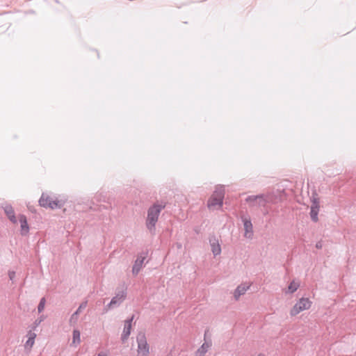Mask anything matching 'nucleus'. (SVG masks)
Instances as JSON below:
<instances>
[{"label":"nucleus","mask_w":356,"mask_h":356,"mask_svg":"<svg viewBox=\"0 0 356 356\" xmlns=\"http://www.w3.org/2000/svg\"><path fill=\"white\" fill-rule=\"evenodd\" d=\"M322 246H323V245H322V242H321V241H318V242H317V243H316V248L317 249H321V248H322Z\"/></svg>","instance_id":"obj_28"},{"label":"nucleus","mask_w":356,"mask_h":356,"mask_svg":"<svg viewBox=\"0 0 356 356\" xmlns=\"http://www.w3.org/2000/svg\"><path fill=\"white\" fill-rule=\"evenodd\" d=\"M45 302H46L45 298H42L40 299L39 305L38 306V311L39 313L42 312L44 310Z\"/></svg>","instance_id":"obj_21"},{"label":"nucleus","mask_w":356,"mask_h":356,"mask_svg":"<svg viewBox=\"0 0 356 356\" xmlns=\"http://www.w3.org/2000/svg\"><path fill=\"white\" fill-rule=\"evenodd\" d=\"M258 356H265V355L264 354L260 353V354H259Z\"/></svg>","instance_id":"obj_31"},{"label":"nucleus","mask_w":356,"mask_h":356,"mask_svg":"<svg viewBox=\"0 0 356 356\" xmlns=\"http://www.w3.org/2000/svg\"><path fill=\"white\" fill-rule=\"evenodd\" d=\"M88 301H83L81 303L79 308L76 309V311L71 316L70 322H76L77 319V315L81 312L82 309H85L87 307Z\"/></svg>","instance_id":"obj_14"},{"label":"nucleus","mask_w":356,"mask_h":356,"mask_svg":"<svg viewBox=\"0 0 356 356\" xmlns=\"http://www.w3.org/2000/svg\"><path fill=\"white\" fill-rule=\"evenodd\" d=\"M73 341H72V343H79L81 340H80V332L78 330H74L73 331Z\"/></svg>","instance_id":"obj_19"},{"label":"nucleus","mask_w":356,"mask_h":356,"mask_svg":"<svg viewBox=\"0 0 356 356\" xmlns=\"http://www.w3.org/2000/svg\"><path fill=\"white\" fill-rule=\"evenodd\" d=\"M147 227L151 234H154L156 230V224H146Z\"/></svg>","instance_id":"obj_23"},{"label":"nucleus","mask_w":356,"mask_h":356,"mask_svg":"<svg viewBox=\"0 0 356 356\" xmlns=\"http://www.w3.org/2000/svg\"><path fill=\"white\" fill-rule=\"evenodd\" d=\"M133 319H134V316H132L131 318L125 321L124 327L123 332H122V337H121V339L123 343H124L127 340L129 336L130 335L131 328V322H132Z\"/></svg>","instance_id":"obj_11"},{"label":"nucleus","mask_w":356,"mask_h":356,"mask_svg":"<svg viewBox=\"0 0 356 356\" xmlns=\"http://www.w3.org/2000/svg\"><path fill=\"white\" fill-rule=\"evenodd\" d=\"M209 347V343L205 342L197 350V353H199L200 354V355H204L207 352Z\"/></svg>","instance_id":"obj_18"},{"label":"nucleus","mask_w":356,"mask_h":356,"mask_svg":"<svg viewBox=\"0 0 356 356\" xmlns=\"http://www.w3.org/2000/svg\"><path fill=\"white\" fill-rule=\"evenodd\" d=\"M245 229V237L248 238H252L253 236V227L252 224H243Z\"/></svg>","instance_id":"obj_15"},{"label":"nucleus","mask_w":356,"mask_h":356,"mask_svg":"<svg viewBox=\"0 0 356 356\" xmlns=\"http://www.w3.org/2000/svg\"><path fill=\"white\" fill-rule=\"evenodd\" d=\"M271 215H272L273 217L276 216V214L274 213V211H272V214Z\"/></svg>","instance_id":"obj_30"},{"label":"nucleus","mask_w":356,"mask_h":356,"mask_svg":"<svg viewBox=\"0 0 356 356\" xmlns=\"http://www.w3.org/2000/svg\"><path fill=\"white\" fill-rule=\"evenodd\" d=\"M148 254V251L142 252L140 254H138L137 259H136L134 264L132 268V273L134 275H137L138 273L140 272L143 262L145 259H146L147 256Z\"/></svg>","instance_id":"obj_8"},{"label":"nucleus","mask_w":356,"mask_h":356,"mask_svg":"<svg viewBox=\"0 0 356 356\" xmlns=\"http://www.w3.org/2000/svg\"><path fill=\"white\" fill-rule=\"evenodd\" d=\"M138 343V356H149V346L147 343L145 334L140 332L136 337Z\"/></svg>","instance_id":"obj_5"},{"label":"nucleus","mask_w":356,"mask_h":356,"mask_svg":"<svg viewBox=\"0 0 356 356\" xmlns=\"http://www.w3.org/2000/svg\"><path fill=\"white\" fill-rule=\"evenodd\" d=\"M111 207V204L110 203H106V204H95L93 203V206L90 207V209L94 211H102V209L108 210Z\"/></svg>","instance_id":"obj_16"},{"label":"nucleus","mask_w":356,"mask_h":356,"mask_svg":"<svg viewBox=\"0 0 356 356\" xmlns=\"http://www.w3.org/2000/svg\"><path fill=\"white\" fill-rule=\"evenodd\" d=\"M19 222H27L26 218L25 216L22 215L19 218Z\"/></svg>","instance_id":"obj_27"},{"label":"nucleus","mask_w":356,"mask_h":356,"mask_svg":"<svg viewBox=\"0 0 356 356\" xmlns=\"http://www.w3.org/2000/svg\"><path fill=\"white\" fill-rule=\"evenodd\" d=\"M98 356H105V355H102V354H99Z\"/></svg>","instance_id":"obj_32"},{"label":"nucleus","mask_w":356,"mask_h":356,"mask_svg":"<svg viewBox=\"0 0 356 356\" xmlns=\"http://www.w3.org/2000/svg\"><path fill=\"white\" fill-rule=\"evenodd\" d=\"M250 288V286L246 284H240L234 291V296L236 300H238L239 297L244 294L245 291Z\"/></svg>","instance_id":"obj_13"},{"label":"nucleus","mask_w":356,"mask_h":356,"mask_svg":"<svg viewBox=\"0 0 356 356\" xmlns=\"http://www.w3.org/2000/svg\"><path fill=\"white\" fill-rule=\"evenodd\" d=\"M225 197V188L223 186H216L211 196L207 201V207L209 210H218L221 209Z\"/></svg>","instance_id":"obj_2"},{"label":"nucleus","mask_w":356,"mask_h":356,"mask_svg":"<svg viewBox=\"0 0 356 356\" xmlns=\"http://www.w3.org/2000/svg\"><path fill=\"white\" fill-rule=\"evenodd\" d=\"M38 202L42 207L56 209H61L65 205V201L58 200L56 197H51L46 193H42Z\"/></svg>","instance_id":"obj_3"},{"label":"nucleus","mask_w":356,"mask_h":356,"mask_svg":"<svg viewBox=\"0 0 356 356\" xmlns=\"http://www.w3.org/2000/svg\"><path fill=\"white\" fill-rule=\"evenodd\" d=\"M34 342H35V340L34 339H32V337H29V339H28V340L26 341V343H25V348H28L29 347L30 348L33 346V345L34 344Z\"/></svg>","instance_id":"obj_22"},{"label":"nucleus","mask_w":356,"mask_h":356,"mask_svg":"<svg viewBox=\"0 0 356 356\" xmlns=\"http://www.w3.org/2000/svg\"><path fill=\"white\" fill-rule=\"evenodd\" d=\"M8 276L11 281H13L15 277V271H9L8 272Z\"/></svg>","instance_id":"obj_26"},{"label":"nucleus","mask_w":356,"mask_h":356,"mask_svg":"<svg viewBox=\"0 0 356 356\" xmlns=\"http://www.w3.org/2000/svg\"><path fill=\"white\" fill-rule=\"evenodd\" d=\"M165 207V202L156 203L150 207L147 211V222H156L159 213Z\"/></svg>","instance_id":"obj_6"},{"label":"nucleus","mask_w":356,"mask_h":356,"mask_svg":"<svg viewBox=\"0 0 356 356\" xmlns=\"http://www.w3.org/2000/svg\"><path fill=\"white\" fill-rule=\"evenodd\" d=\"M209 243L211 247V251L214 256H217L221 252V248L218 243V238L214 235L209 237Z\"/></svg>","instance_id":"obj_9"},{"label":"nucleus","mask_w":356,"mask_h":356,"mask_svg":"<svg viewBox=\"0 0 356 356\" xmlns=\"http://www.w3.org/2000/svg\"><path fill=\"white\" fill-rule=\"evenodd\" d=\"M277 197L272 193L259 194L248 195L245 202L248 207L251 211H255L258 209H263L264 215L269 213L273 210V205L275 204Z\"/></svg>","instance_id":"obj_1"},{"label":"nucleus","mask_w":356,"mask_h":356,"mask_svg":"<svg viewBox=\"0 0 356 356\" xmlns=\"http://www.w3.org/2000/svg\"><path fill=\"white\" fill-rule=\"evenodd\" d=\"M27 337L29 338V337H32V339H35L36 337V334L35 333H34L33 332H32V330H29L28 332V334H27Z\"/></svg>","instance_id":"obj_25"},{"label":"nucleus","mask_w":356,"mask_h":356,"mask_svg":"<svg viewBox=\"0 0 356 356\" xmlns=\"http://www.w3.org/2000/svg\"><path fill=\"white\" fill-rule=\"evenodd\" d=\"M95 198H96L97 201H99V200L98 199L97 197H96Z\"/></svg>","instance_id":"obj_33"},{"label":"nucleus","mask_w":356,"mask_h":356,"mask_svg":"<svg viewBox=\"0 0 356 356\" xmlns=\"http://www.w3.org/2000/svg\"><path fill=\"white\" fill-rule=\"evenodd\" d=\"M319 211V202L317 199L314 198L311 205L310 217L313 222L318 220V213Z\"/></svg>","instance_id":"obj_10"},{"label":"nucleus","mask_w":356,"mask_h":356,"mask_svg":"<svg viewBox=\"0 0 356 356\" xmlns=\"http://www.w3.org/2000/svg\"><path fill=\"white\" fill-rule=\"evenodd\" d=\"M3 209L8 218L10 220V222H17L14 209L10 204H6L5 206L3 207Z\"/></svg>","instance_id":"obj_12"},{"label":"nucleus","mask_w":356,"mask_h":356,"mask_svg":"<svg viewBox=\"0 0 356 356\" xmlns=\"http://www.w3.org/2000/svg\"><path fill=\"white\" fill-rule=\"evenodd\" d=\"M243 222L248 223V222H251V221H250V220L244 219V220H243Z\"/></svg>","instance_id":"obj_29"},{"label":"nucleus","mask_w":356,"mask_h":356,"mask_svg":"<svg viewBox=\"0 0 356 356\" xmlns=\"http://www.w3.org/2000/svg\"><path fill=\"white\" fill-rule=\"evenodd\" d=\"M127 288L122 286V289H117L115 296L111 299V302L104 307V311L106 312L109 309L119 306L125 299L127 296Z\"/></svg>","instance_id":"obj_4"},{"label":"nucleus","mask_w":356,"mask_h":356,"mask_svg":"<svg viewBox=\"0 0 356 356\" xmlns=\"http://www.w3.org/2000/svg\"><path fill=\"white\" fill-rule=\"evenodd\" d=\"M312 302L307 298H302L299 300L298 302L293 307V308L290 311V314L292 316H294L299 314L300 312L304 311L305 309H309L311 307Z\"/></svg>","instance_id":"obj_7"},{"label":"nucleus","mask_w":356,"mask_h":356,"mask_svg":"<svg viewBox=\"0 0 356 356\" xmlns=\"http://www.w3.org/2000/svg\"><path fill=\"white\" fill-rule=\"evenodd\" d=\"M29 232V224H21V234L23 236L26 235Z\"/></svg>","instance_id":"obj_20"},{"label":"nucleus","mask_w":356,"mask_h":356,"mask_svg":"<svg viewBox=\"0 0 356 356\" xmlns=\"http://www.w3.org/2000/svg\"><path fill=\"white\" fill-rule=\"evenodd\" d=\"M299 286H300L299 283H296V282H295V281H292L288 286L289 293H294L298 289Z\"/></svg>","instance_id":"obj_17"},{"label":"nucleus","mask_w":356,"mask_h":356,"mask_svg":"<svg viewBox=\"0 0 356 356\" xmlns=\"http://www.w3.org/2000/svg\"><path fill=\"white\" fill-rule=\"evenodd\" d=\"M42 321H43V317L42 316H40V318L36 319L35 321V322L33 323V329L35 330L40 324V323Z\"/></svg>","instance_id":"obj_24"}]
</instances>
